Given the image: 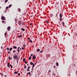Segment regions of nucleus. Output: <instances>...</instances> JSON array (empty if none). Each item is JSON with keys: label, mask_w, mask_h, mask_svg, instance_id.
Instances as JSON below:
<instances>
[{"label": "nucleus", "mask_w": 77, "mask_h": 77, "mask_svg": "<svg viewBox=\"0 0 77 77\" xmlns=\"http://www.w3.org/2000/svg\"><path fill=\"white\" fill-rule=\"evenodd\" d=\"M13 58L14 59L16 60H17L18 59V56H17V55H16V54H15L13 56Z\"/></svg>", "instance_id": "f257e3e1"}, {"label": "nucleus", "mask_w": 77, "mask_h": 77, "mask_svg": "<svg viewBox=\"0 0 77 77\" xmlns=\"http://www.w3.org/2000/svg\"><path fill=\"white\" fill-rule=\"evenodd\" d=\"M1 19L2 20H5V17L3 16H2L1 17Z\"/></svg>", "instance_id": "f03ea898"}, {"label": "nucleus", "mask_w": 77, "mask_h": 77, "mask_svg": "<svg viewBox=\"0 0 77 77\" xmlns=\"http://www.w3.org/2000/svg\"><path fill=\"white\" fill-rule=\"evenodd\" d=\"M32 59H36V57L35 56V55H34L32 56Z\"/></svg>", "instance_id": "7ed1b4c3"}, {"label": "nucleus", "mask_w": 77, "mask_h": 77, "mask_svg": "<svg viewBox=\"0 0 77 77\" xmlns=\"http://www.w3.org/2000/svg\"><path fill=\"white\" fill-rule=\"evenodd\" d=\"M7 30H8V31H9L10 30H11V27L10 26H8L7 28Z\"/></svg>", "instance_id": "20e7f679"}, {"label": "nucleus", "mask_w": 77, "mask_h": 77, "mask_svg": "<svg viewBox=\"0 0 77 77\" xmlns=\"http://www.w3.org/2000/svg\"><path fill=\"white\" fill-rule=\"evenodd\" d=\"M13 48H15V49H17V46H13Z\"/></svg>", "instance_id": "39448f33"}, {"label": "nucleus", "mask_w": 77, "mask_h": 77, "mask_svg": "<svg viewBox=\"0 0 77 77\" xmlns=\"http://www.w3.org/2000/svg\"><path fill=\"white\" fill-rule=\"evenodd\" d=\"M56 66H59V63L58 62L56 63Z\"/></svg>", "instance_id": "423d86ee"}, {"label": "nucleus", "mask_w": 77, "mask_h": 77, "mask_svg": "<svg viewBox=\"0 0 77 77\" xmlns=\"http://www.w3.org/2000/svg\"><path fill=\"white\" fill-rule=\"evenodd\" d=\"M10 65V64L9 63H8V64H7V66L8 67H9V65Z\"/></svg>", "instance_id": "0eeeda50"}, {"label": "nucleus", "mask_w": 77, "mask_h": 77, "mask_svg": "<svg viewBox=\"0 0 77 77\" xmlns=\"http://www.w3.org/2000/svg\"><path fill=\"white\" fill-rule=\"evenodd\" d=\"M60 18H62V14H60Z\"/></svg>", "instance_id": "6e6552de"}, {"label": "nucleus", "mask_w": 77, "mask_h": 77, "mask_svg": "<svg viewBox=\"0 0 77 77\" xmlns=\"http://www.w3.org/2000/svg\"><path fill=\"white\" fill-rule=\"evenodd\" d=\"M30 64H31V65H33V63L32 62H30Z\"/></svg>", "instance_id": "1a4fd4ad"}, {"label": "nucleus", "mask_w": 77, "mask_h": 77, "mask_svg": "<svg viewBox=\"0 0 77 77\" xmlns=\"http://www.w3.org/2000/svg\"><path fill=\"white\" fill-rule=\"evenodd\" d=\"M12 49H13V48H10L9 50L10 51H12Z\"/></svg>", "instance_id": "9d476101"}, {"label": "nucleus", "mask_w": 77, "mask_h": 77, "mask_svg": "<svg viewBox=\"0 0 77 77\" xmlns=\"http://www.w3.org/2000/svg\"><path fill=\"white\" fill-rule=\"evenodd\" d=\"M22 37V36L21 35H18V38H21Z\"/></svg>", "instance_id": "9b49d317"}, {"label": "nucleus", "mask_w": 77, "mask_h": 77, "mask_svg": "<svg viewBox=\"0 0 77 77\" xmlns=\"http://www.w3.org/2000/svg\"><path fill=\"white\" fill-rule=\"evenodd\" d=\"M60 21H62V18H60Z\"/></svg>", "instance_id": "f8f14e48"}, {"label": "nucleus", "mask_w": 77, "mask_h": 77, "mask_svg": "<svg viewBox=\"0 0 77 77\" xmlns=\"http://www.w3.org/2000/svg\"><path fill=\"white\" fill-rule=\"evenodd\" d=\"M22 30H23V31H25V29H23V28H22L21 29Z\"/></svg>", "instance_id": "ddd939ff"}, {"label": "nucleus", "mask_w": 77, "mask_h": 77, "mask_svg": "<svg viewBox=\"0 0 77 77\" xmlns=\"http://www.w3.org/2000/svg\"><path fill=\"white\" fill-rule=\"evenodd\" d=\"M12 6V5L11 4L10 5H9V8H11V7Z\"/></svg>", "instance_id": "4468645a"}, {"label": "nucleus", "mask_w": 77, "mask_h": 77, "mask_svg": "<svg viewBox=\"0 0 77 77\" xmlns=\"http://www.w3.org/2000/svg\"><path fill=\"white\" fill-rule=\"evenodd\" d=\"M32 68H34V67H35V64H34L33 65H32Z\"/></svg>", "instance_id": "2eb2a0df"}, {"label": "nucleus", "mask_w": 77, "mask_h": 77, "mask_svg": "<svg viewBox=\"0 0 77 77\" xmlns=\"http://www.w3.org/2000/svg\"><path fill=\"white\" fill-rule=\"evenodd\" d=\"M31 59H32V57H30L29 58V60H31Z\"/></svg>", "instance_id": "dca6fc26"}, {"label": "nucleus", "mask_w": 77, "mask_h": 77, "mask_svg": "<svg viewBox=\"0 0 77 77\" xmlns=\"http://www.w3.org/2000/svg\"><path fill=\"white\" fill-rule=\"evenodd\" d=\"M27 75H29V74H30V72H29L27 73Z\"/></svg>", "instance_id": "f3484780"}, {"label": "nucleus", "mask_w": 77, "mask_h": 77, "mask_svg": "<svg viewBox=\"0 0 77 77\" xmlns=\"http://www.w3.org/2000/svg\"><path fill=\"white\" fill-rule=\"evenodd\" d=\"M29 41L30 42H31V43L33 42V41H32V40H29Z\"/></svg>", "instance_id": "a211bd4d"}, {"label": "nucleus", "mask_w": 77, "mask_h": 77, "mask_svg": "<svg viewBox=\"0 0 77 77\" xmlns=\"http://www.w3.org/2000/svg\"><path fill=\"white\" fill-rule=\"evenodd\" d=\"M14 73V74H18V72H15Z\"/></svg>", "instance_id": "6ab92c4d"}, {"label": "nucleus", "mask_w": 77, "mask_h": 77, "mask_svg": "<svg viewBox=\"0 0 77 77\" xmlns=\"http://www.w3.org/2000/svg\"><path fill=\"white\" fill-rule=\"evenodd\" d=\"M63 22V25L64 26V24H65V23H64V22Z\"/></svg>", "instance_id": "aec40b11"}, {"label": "nucleus", "mask_w": 77, "mask_h": 77, "mask_svg": "<svg viewBox=\"0 0 77 77\" xmlns=\"http://www.w3.org/2000/svg\"><path fill=\"white\" fill-rule=\"evenodd\" d=\"M40 51V50L39 49H38L37 50V51Z\"/></svg>", "instance_id": "412c9836"}, {"label": "nucleus", "mask_w": 77, "mask_h": 77, "mask_svg": "<svg viewBox=\"0 0 77 77\" xmlns=\"http://www.w3.org/2000/svg\"><path fill=\"white\" fill-rule=\"evenodd\" d=\"M18 10L19 12H20V11H21V9H20V8H19Z\"/></svg>", "instance_id": "4be33fe9"}, {"label": "nucleus", "mask_w": 77, "mask_h": 77, "mask_svg": "<svg viewBox=\"0 0 77 77\" xmlns=\"http://www.w3.org/2000/svg\"><path fill=\"white\" fill-rule=\"evenodd\" d=\"M48 23H49L48 21H46V23H47V24H48Z\"/></svg>", "instance_id": "5701e85b"}, {"label": "nucleus", "mask_w": 77, "mask_h": 77, "mask_svg": "<svg viewBox=\"0 0 77 77\" xmlns=\"http://www.w3.org/2000/svg\"><path fill=\"white\" fill-rule=\"evenodd\" d=\"M25 60H26V59L24 58V59H23V61H25Z\"/></svg>", "instance_id": "b1692460"}, {"label": "nucleus", "mask_w": 77, "mask_h": 77, "mask_svg": "<svg viewBox=\"0 0 77 77\" xmlns=\"http://www.w3.org/2000/svg\"><path fill=\"white\" fill-rule=\"evenodd\" d=\"M18 75L19 76H20V73H18Z\"/></svg>", "instance_id": "393cba45"}, {"label": "nucleus", "mask_w": 77, "mask_h": 77, "mask_svg": "<svg viewBox=\"0 0 77 77\" xmlns=\"http://www.w3.org/2000/svg\"><path fill=\"white\" fill-rule=\"evenodd\" d=\"M2 23H4V22H5V21H3V20L2 21Z\"/></svg>", "instance_id": "a878e982"}, {"label": "nucleus", "mask_w": 77, "mask_h": 77, "mask_svg": "<svg viewBox=\"0 0 77 77\" xmlns=\"http://www.w3.org/2000/svg\"><path fill=\"white\" fill-rule=\"evenodd\" d=\"M15 51H16L15 50H14L13 51V53H15Z\"/></svg>", "instance_id": "bb28decb"}, {"label": "nucleus", "mask_w": 77, "mask_h": 77, "mask_svg": "<svg viewBox=\"0 0 77 77\" xmlns=\"http://www.w3.org/2000/svg\"><path fill=\"white\" fill-rule=\"evenodd\" d=\"M6 49H7V50H9V48H7Z\"/></svg>", "instance_id": "cd10ccee"}, {"label": "nucleus", "mask_w": 77, "mask_h": 77, "mask_svg": "<svg viewBox=\"0 0 77 77\" xmlns=\"http://www.w3.org/2000/svg\"><path fill=\"white\" fill-rule=\"evenodd\" d=\"M30 66H28V69H30Z\"/></svg>", "instance_id": "c85d7f7f"}, {"label": "nucleus", "mask_w": 77, "mask_h": 77, "mask_svg": "<svg viewBox=\"0 0 77 77\" xmlns=\"http://www.w3.org/2000/svg\"><path fill=\"white\" fill-rule=\"evenodd\" d=\"M26 45H23V47H26Z\"/></svg>", "instance_id": "c756f323"}, {"label": "nucleus", "mask_w": 77, "mask_h": 77, "mask_svg": "<svg viewBox=\"0 0 77 77\" xmlns=\"http://www.w3.org/2000/svg\"><path fill=\"white\" fill-rule=\"evenodd\" d=\"M8 2V1H7L6 0L5 1V3H6L7 2Z\"/></svg>", "instance_id": "7c9ffc66"}, {"label": "nucleus", "mask_w": 77, "mask_h": 77, "mask_svg": "<svg viewBox=\"0 0 77 77\" xmlns=\"http://www.w3.org/2000/svg\"><path fill=\"white\" fill-rule=\"evenodd\" d=\"M25 63H26V64L27 63L26 61H25Z\"/></svg>", "instance_id": "2f4dec72"}, {"label": "nucleus", "mask_w": 77, "mask_h": 77, "mask_svg": "<svg viewBox=\"0 0 77 77\" xmlns=\"http://www.w3.org/2000/svg\"><path fill=\"white\" fill-rule=\"evenodd\" d=\"M24 68H26V66L25 65L24 66Z\"/></svg>", "instance_id": "473e14b6"}, {"label": "nucleus", "mask_w": 77, "mask_h": 77, "mask_svg": "<svg viewBox=\"0 0 77 77\" xmlns=\"http://www.w3.org/2000/svg\"><path fill=\"white\" fill-rule=\"evenodd\" d=\"M29 71V69H27V71Z\"/></svg>", "instance_id": "72a5a7b5"}, {"label": "nucleus", "mask_w": 77, "mask_h": 77, "mask_svg": "<svg viewBox=\"0 0 77 77\" xmlns=\"http://www.w3.org/2000/svg\"><path fill=\"white\" fill-rule=\"evenodd\" d=\"M17 51L18 52H20V50H17Z\"/></svg>", "instance_id": "f704fd0d"}, {"label": "nucleus", "mask_w": 77, "mask_h": 77, "mask_svg": "<svg viewBox=\"0 0 77 77\" xmlns=\"http://www.w3.org/2000/svg\"><path fill=\"white\" fill-rule=\"evenodd\" d=\"M32 56H33V54H31V56L32 57Z\"/></svg>", "instance_id": "c9c22d12"}, {"label": "nucleus", "mask_w": 77, "mask_h": 77, "mask_svg": "<svg viewBox=\"0 0 77 77\" xmlns=\"http://www.w3.org/2000/svg\"><path fill=\"white\" fill-rule=\"evenodd\" d=\"M22 50H24V48H22Z\"/></svg>", "instance_id": "e433bc0d"}, {"label": "nucleus", "mask_w": 77, "mask_h": 77, "mask_svg": "<svg viewBox=\"0 0 77 77\" xmlns=\"http://www.w3.org/2000/svg\"><path fill=\"white\" fill-rule=\"evenodd\" d=\"M6 9H8V7H6Z\"/></svg>", "instance_id": "4c0bfd02"}, {"label": "nucleus", "mask_w": 77, "mask_h": 77, "mask_svg": "<svg viewBox=\"0 0 77 77\" xmlns=\"http://www.w3.org/2000/svg\"><path fill=\"white\" fill-rule=\"evenodd\" d=\"M5 35H6V32H5Z\"/></svg>", "instance_id": "58836bf2"}, {"label": "nucleus", "mask_w": 77, "mask_h": 77, "mask_svg": "<svg viewBox=\"0 0 77 77\" xmlns=\"http://www.w3.org/2000/svg\"><path fill=\"white\" fill-rule=\"evenodd\" d=\"M15 21H16V22H17V19H15Z\"/></svg>", "instance_id": "ea45409f"}, {"label": "nucleus", "mask_w": 77, "mask_h": 77, "mask_svg": "<svg viewBox=\"0 0 77 77\" xmlns=\"http://www.w3.org/2000/svg\"><path fill=\"white\" fill-rule=\"evenodd\" d=\"M54 68H56V66H55V65H54Z\"/></svg>", "instance_id": "a19ab883"}, {"label": "nucleus", "mask_w": 77, "mask_h": 77, "mask_svg": "<svg viewBox=\"0 0 77 77\" xmlns=\"http://www.w3.org/2000/svg\"><path fill=\"white\" fill-rule=\"evenodd\" d=\"M1 48L2 49V48H3V47H2V46L1 47Z\"/></svg>", "instance_id": "79ce46f5"}, {"label": "nucleus", "mask_w": 77, "mask_h": 77, "mask_svg": "<svg viewBox=\"0 0 77 77\" xmlns=\"http://www.w3.org/2000/svg\"><path fill=\"white\" fill-rule=\"evenodd\" d=\"M8 54H10V52L8 51Z\"/></svg>", "instance_id": "37998d69"}, {"label": "nucleus", "mask_w": 77, "mask_h": 77, "mask_svg": "<svg viewBox=\"0 0 77 77\" xmlns=\"http://www.w3.org/2000/svg\"><path fill=\"white\" fill-rule=\"evenodd\" d=\"M12 59V58H11L10 59H9V60H10L11 59Z\"/></svg>", "instance_id": "c03bdc74"}, {"label": "nucleus", "mask_w": 77, "mask_h": 77, "mask_svg": "<svg viewBox=\"0 0 77 77\" xmlns=\"http://www.w3.org/2000/svg\"><path fill=\"white\" fill-rule=\"evenodd\" d=\"M40 53H42V51H40Z\"/></svg>", "instance_id": "a18cd8bd"}, {"label": "nucleus", "mask_w": 77, "mask_h": 77, "mask_svg": "<svg viewBox=\"0 0 77 77\" xmlns=\"http://www.w3.org/2000/svg\"><path fill=\"white\" fill-rule=\"evenodd\" d=\"M11 68H13V66H11Z\"/></svg>", "instance_id": "49530a36"}, {"label": "nucleus", "mask_w": 77, "mask_h": 77, "mask_svg": "<svg viewBox=\"0 0 77 77\" xmlns=\"http://www.w3.org/2000/svg\"><path fill=\"white\" fill-rule=\"evenodd\" d=\"M20 47H18L17 49L18 50V49H19V48H20Z\"/></svg>", "instance_id": "de8ad7c7"}, {"label": "nucleus", "mask_w": 77, "mask_h": 77, "mask_svg": "<svg viewBox=\"0 0 77 77\" xmlns=\"http://www.w3.org/2000/svg\"><path fill=\"white\" fill-rule=\"evenodd\" d=\"M18 60H17V63H18Z\"/></svg>", "instance_id": "09e8293b"}, {"label": "nucleus", "mask_w": 77, "mask_h": 77, "mask_svg": "<svg viewBox=\"0 0 77 77\" xmlns=\"http://www.w3.org/2000/svg\"><path fill=\"white\" fill-rule=\"evenodd\" d=\"M28 39H30V38H28Z\"/></svg>", "instance_id": "8fccbe9b"}, {"label": "nucleus", "mask_w": 77, "mask_h": 77, "mask_svg": "<svg viewBox=\"0 0 77 77\" xmlns=\"http://www.w3.org/2000/svg\"><path fill=\"white\" fill-rule=\"evenodd\" d=\"M49 72H50V70H49L48 71Z\"/></svg>", "instance_id": "3c124183"}, {"label": "nucleus", "mask_w": 77, "mask_h": 77, "mask_svg": "<svg viewBox=\"0 0 77 77\" xmlns=\"http://www.w3.org/2000/svg\"><path fill=\"white\" fill-rule=\"evenodd\" d=\"M8 58H9V59H11V58H10V57H8Z\"/></svg>", "instance_id": "603ef678"}, {"label": "nucleus", "mask_w": 77, "mask_h": 77, "mask_svg": "<svg viewBox=\"0 0 77 77\" xmlns=\"http://www.w3.org/2000/svg\"><path fill=\"white\" fill-rule=\"evenodd\" d=\"M10 66H12V65H11V64H10Z\"/></svg>", "instance_id": "864d4df0"}, {"label": "nucleus", "mask_w": 77, "mask_h": 77, "mask_svg": "<svg viewBox=\"0 0 77 77\" xmlns=\"http://www.w3.org/2000/svg\"><path fill=\"white\" fill-rule=\"evenodd\" d=\"M33 67H32V70H33Z\"/></svg>", "instance_id": "5fc2aeb1"}, {"label": "nucleus", "mask_w": 77, "mask_h": 77, "mask_svg": "<svg viewBox=\"0 0 77 77\" xmlns=\"http://www.w3.org/2000/svg\"><path fill=\"white\" fill-rule=\"evenodd\" d=\"M75 34V35H77V34Z\"/></svg>", "instance_id": "6e6d98bb"}, {"label": "nucleus", "mask_w": 77, "mask_h": 77, "mask_svg": "<svg viewBox=\"0 0 77 77\" xmlns=\"http://www.w3.org/2000/svg\"><path fill=\"white\" fill-rule=\"evenodd\" d=\"M27 65L28 66H29V64H27Z\"/></svg>", "instance_id": "4d7b16f0"}, {"label": "nucleus", "mask_w": 77, "mask_h": 77, "mask_svg": "<svg viewBox=\"0 0 77 77\" xmlns=\"http://www.w3.org/2000/svg\"><path fill=\"white\" fill-rule=\"evenodd\" d=\"M56 16H57V14H56Z\"/></svg>", "instance_id": "13d9d810"}, {"label": "nucleus", "mask_w": 77, "mask_h": 77, "mask_svg": "<svg viewBox=\"0 0 77 77\" xmlns=\"http://www.w3.org/2000/svg\"><path fill=\"white\" fill-rule=\"evenodd\" d=\"M6 75H5V77H6Z\"/></svg>", "instance_id": "bf43d9fd"}, {"label": "nucleus", "mask_w": 77, "mask_h": 77, "mask_svg": "<svg viewBox=\"0 0 77 77\" xmlns=\"http://www.w3.org/2000/svg\"><path fill=\"white\" fill-rule=\"evenodd\" d=\"M76 47H77V45H76Z\"/></svg>", "instance_id": "052dcab7"}, {"label": "nucleus", "mask_w": 77, "mask_h": 77, "mask_svg": "<svg viewBox=\"0 0 77 77\" xmlns=\"http://www.w3.org/2000/svg\"><path fill=\"white\" fill-rule=\"evenodd\" d=\"M30 25H32V23H31Z\"/></svg>", "instance_id": "680f3d73"}, {"label": "nucleus", "mask_w": 77, "mask_h": 77, "mask_svg": "<svg viewBox=\"0 0 77 77\" xmlns=\"http://www.w3.org/2000/svg\"><path fill=\"white\" fill-rule=\"evenodd\" d=\"M31 17H32V16H31Z\"/></svg>", "instance_id": "e2e57ef3"}, {"label": "nucleus", "mask_w": 77, "mask_h": 77, "mask_svg": "<svg viewBox=\"0 0 77 77\" xmlns=\"http://www.w3.org/2000/svg\"><path fill=\"white\" fill-rule=\"evenodd\" d=\"M20 50H21V48H20Z\"/></svg>", "instance_id": "0e129e2a"}, {"label": "nucleus", "mask_w": 77, "mask_h": 77, "mask_svg": "<svg viewBox=\"0 0 77 77\" xmlns=\"http://www.w3.org/2000/svg\"><path fill=\"white\" fill-rule=\"evenodd\" d=\"M76 72H77V71H76Z\"/></svg>", "instance_id": "69168bd1"}, {"label": "nucleus", "mask_w": 77, "mask_h": 77, "mask_svg": "<svg viewBox=\"0 0 77 77\" xmlns=\"http://www.w3.org/2000/svg\"><path fill=\"white\" fill-rule=\"evenodd\" d=\"M42 1H44V0H42Z\"/></svg>", "instance_id": "338daca9"}, {"label": "nucleus", "mask_w": 77, "mask_h": 77, "mask_svg": "<svg viewBox=\"0 0 77 77\" xmlns=\"http://www.w3.org/2000/svg\"><path fill=\"white\" fill-rule=\"evenodd\" d=\"M29 71H30V70H29Z\"/></svg>", "instance_id": "774afa93"}]
</instances>
